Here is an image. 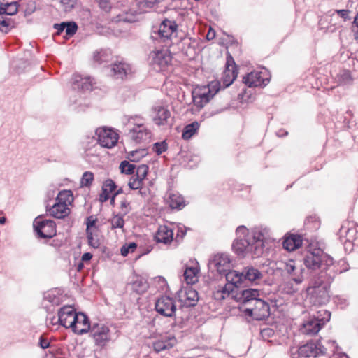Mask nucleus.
Segmentation results:
<instances>
[{
  "label": "nucleus",
  "mask_w": 358,
  "mask_h": 358,
  "mask_svg": "<svg viewBox=\"0 0 358 358\" xmlns=\"http://www.w3.org/2000/svg\"><path fill=\"white\" fill-rule=\"evenodd\" d=\"M171 59L167 49L154 50L149 56L150 64L156 71H163L171 63Z\"/></svg>",
  "instance_id": "8"
},
{
  "label": "nucleus",
  "mask_w": 358,
  "mask_h": 358,
  "mask_svg": "<svg viewBox=\"0 0 358 358\" xmlns=\"http://www.w3.org/2000/svg\"><path fill=\"white\" fill-rule=\"evenodd\" d=\"M153 122L158 126H169L172 124V115L167 106L156 103L152 108Z\"/></svg>",
  "instance_id": "10"
},
{
  "label": "nucleus",
  "mask_w": 358,
  "mask_h": 358,
  "mask_svg": "<svg viewBox=\"0 0 358 358\" xmlns=\"http://www.w3.org/2000/svg\"><path fill=\"white\" fill-rule=\"evenodd\" d=\"M209 267L215 269L220 275H224L231 269V261L227 254L215 255L209 262Z\"/></svg>",
  "instance_id": "17"
},
{
  "label": "nucleus",
  "mask_w": 358,
  "mask_h": 358,
  "mask_svg": "<svg viewBox=\"0 0 358 358\" xmlns=\"http://www.w3.org/2000/svg\"><path fill=\"white\" fill-rule=\"evenodd\" d=\"M215 37V31L212 28H210L207 34H206V38L208 41L213 40Z\"/></svg>",
  "instance_id": "63"
},
{
  "label": "nucleus",
  "mask_w": 358,
  "mask_h": 358,
  "mask_svg": "<svg viewBox=\"0 0 358 358\" xmlns=\"http://www.w3.org/2000/svg\"><path fill=\"white\" fill-rule=\"evenodd\" d=\"M227 284H231L233 288L238 287L244 282L243 274L234 270H229L224 274Z\"/></svg>",
  "instance_id": "30"
},
{
  "label": "nucleus",
  "mask_w": 358,
  "mask_h": 358,
  "mask_svg": "<svg viewBox=\"0 0 358 358\" xmlns=\"http://www.w3.org/2000/svg\"><path fill=\"white\" fill-rule=\"evenodd\" d=\"M339 236L341 238L345 236L346 242L358 244V224L352 221H344L340 228Z\"/></svg>",
  "instance_id": "16"
},
{
  "label": "nucleus",
  "mask_w": 358,
  "mask_h": 358,
  "mask_svg": "<svg viewBox=\"0 0 358 358\" xmlns=\"http://www.w3.org/2000/svg\"><path fill=\"white\" fill-rule=\"evenodd\" d=\"M199 128V124L197 122H194L189 124H187L185 127L182 137L183 139L188 140L191 138L193 135L196 133V131Z\"/></svg>",
  "instance_id": "35"
},
{
  "label": "nucleus",
  "mask_w": 358,
  "mask_h": 358,
  "mask_svg": "<svg viewBox=\"0 0 358 358\" xmlns=\"http://www.w3.org/2000/svg\"><path fill=\"white\" fill-rule=\"evenodd\" d=\"M77 24L75 22H66V25L64 27V32L66 34V36L71 37L73 35H74L77 31Z\"/></svg>",
  "instance_id": "45"
},
{
  "label": "nucleus",
  "mask_w": 358,
  "mask_h": 358,
  "mask_svg": "<svg viewBox=\"0 0 358 358\" xmlns=\"http://www.w3.org/2000/svg\"><path fill=\"white\" fill-rule=\"evenodd\" d=\"M337 13L343 19L346 20L348 18L349 10H338Z\"/></svg>",
  "instance_id": "62"
},
{
  "label": "nucleus",
  "mask_w": 358,
  "mask_h": 358,
  "mask_svg": "<svg viewBox=\"0 0 358 358\" xmlns=\"http://www.w3.org/2000/svg\"><path fill=\"white\" fill-rule=\"evenodd\" d=\"M243 83L249 87H264L270 81L268 73L266 71H254L243 77Z\"/></svg>",
  "instance_id": "13"
},
{
  "label": "nucleus",
  "mask_w": 358,
  "mask_h": 358,
  "mask_svg": "<svg viewBox=\"0 0 358 358\" xmlns=\"http://www.w3.org/2000/svg\"><path fill=\"white\" fill-rule=\"evenodd\" d=\"M295 269V262L293 260H289L285 265V270L289 274H294Z\"/></svg>",
  "instance_id": "55"
},
{
  "label": "nucleus",
  "mask_w": 358,
  "mask_h": 358,
  "mask_svg": "<svg viewBox=\"0 0 358 358\" xmlns=\"http://www.w3.org/2000/svg\"><path fill=\"white\" fill-rule=\"evenodd\" d=\"M199 270L196 267H188L184 272L185 280L187 284H194L198 281Z\"/></svg>",
  "instance_id": "34"
},
{
  "label": "nucleus",
  "mask_w": 358,
  "mask_h": 358,
  "mask_svg": "<svg viewBox=\"0 0 358 358\" xmlns=\"http://www.w3.org/2000/svg\"><path fill=\"white\" fill-rule=\"evenodd\" d=\"M97 222V219L94 218L93 216H90L86 219V231H94L96 229H99L96 223Z\"/></svg>",
  "instance_id": "47"
},
{
  "label": "nucleus",
  "mask_w": 358,
  "mask_h": 358,
  "mask_svg": "<svg viewBox=\"0 0 358 358\" xmlns=\"http://www.w3.org/2000/svg\"><path fill=\"white\" fill-rule=\"evenodd\" d=\"M220 90L219 83L212 82L206 86L196 87L192 92V99L195 106L201 109L203 108Z\"/></svg>",
  "instance_id": "4"
},
{
  "label": "nucleus",
  "mask_w": 358,
  "mask_h": 358,
  "mask_svg": "<svg viewBox=\"0 0 358 358\" xmlns=\"http://www.w3.org/2000/svg\"><path fill=\"white\" fill-rule=\"evenodd\" d=\"M39 345L41 348L46 349L50 346V342L43 336H41L39 339Z\"/></svg>",
  "instance_id": "57"
},
{
  "label": "nucleus",
  "mask_w": 358,
  "mask_h": 358,
  "mask_svg": "<svg viewBox=\"0 0 358 358\" xmlns=\"http://www.w3.org/2000/svg\"><path fill=\"white\" fill-rule=\"evenodd\" d=\"M74 325L72 326V330L78 335H83L90 332L92 329V324L87 316L83 313H78L75 319Z\"/></svg>",
  "instance_id": "19"
},
{
  "label": "nucleus",
  "mask_w": 358,
  "mask_h": 358,
  "mask_svg": "<svg viewBox=\"0 0 358 358\" xmlns=\"http://www.w3.org/2000/svg\"><path fill=\"white\" fill-rule=\"evenodd\" d=\"M155 310L164 317H174L177 310L176 301L170 296H162L156 300Z\"/></svg>",
  "instance_id": "12"
},
{
  "label": "nucleus",
  "mask_w": 358,
  "mask_h": 358,
  "mask_svg": "<svg viewBox=\"0 0 358 358\" xmlns=\"http://www.w3.org/2000/svg\"><path fill=\"white\" fill-rule=\"evenodd\" d=\"M131 288L136 293L142 294L148 289V284L144 278L136 276L131 282Z\"/></svg>",
  "instance_id": "32"
},
{
  "label": "nucleus",
  "mask_w": 358,
  "mask_h": 358,
  "mask_svg": "<svg viewBox=\"0 0 358 358\" xmlns=\"http://www.w3.org/2000/svg\"><path fill=\"white\" fill-rule=\"evenodd\" d=\"M329 278L315 279L312 286L308 287L309 300L315 306L326 304L329 300V282L325 280Z\"/></svg>",
  "instance_id": "3"
},
{
  "label": "nucleus",
  "mask_w": 358,
  "mask_h": 358,
  "mask_svg": "<svg viewBox=\"0 0 358 358\" xmlns=\"http://www.w3.org/2000/svg\"><path fill=\"white\" fill-rule=\"evenodd\" d=\"M94 181V173L91 171H85L83 173L80 179L81 187H90Z\"/></svg>",
  "instance_id": "41"
},
{
  "label": "nucleus",
  "mask_w": 358,
  "mask_h": 358,
  "mask_svg": "<svg viewBox=\"0 0 358 358\" xmlns=\"http://www.w3.org/2000/svg\"><path fill=\"white\" fill-rule=\"evenodd\" d=\"M259 295V290L256 289H247L236 293L233 297L237 301L241 302L243 305L250 306L255 300H258Z\"/></svg>",
  "instance_id": "20"
},
{
  "label": "nucleus",
  "mask_w": 358,
  "mask_h": 358,
  "mask_svg": "<svg viewBox=\"0 0 358 358\" xmlns=\"http://www.w3.org/2000/svg\"><path fill=\"white\" fill-rule=\"evenodd\" d=\"M136 166L130 164L127 161H123L121 162L120 165V169L122 173H126V174H131L134 172Z\"/></svg>",
  "instance_id": "43"
},
{
  "label": "nucleus",
  "mask_w": 358,
  "mask_h": 358,
  "mask_svg": "<svg viewBox=\"0 0 358 358\" xmlns=\"http://www.w3.org/2000/svg\"><path fill=\"white\" fill-rule=\"evenodd\" d=\"M236 239L233 243L236 253L242 257L250 255L252 258L260 257L264 250V233L259 229L249 231L241 225L236 230Z\"/></svg>",
  "instance_id": "1"
},
{
  "label": "nucleus",
  "mask_w": 358,
  "mask_h": 358,
  "mask_svg": "<svg viewBox=\"0 0 358 358\" xmlns=\"http://www.w3.org/2000/svg\"><path fill=\"white\" fill-rule=\"evenodd\" d=\"M60 2L64 6V10L68 11L74 7L76 0H60Z\"/></svg>",
  "instance_id": "54"
},
{
  "label": "nucleus",
  "mask_w": 358,
  "mask_h": 358,
  "mask_svg": "<svg viewBox=\"0 0 358 358\" xmlns=\"http://www.w3.org/2000/svg\"><path fill=\"white\" fill-rule=\"evenodd\" d=\"M224 73V84L226 87H228L234 82L238 75L234 61L231 55L227 58L226 69Z\"/></svg>",
  "instance_id": "25"
},
{
  "label": "nucleus",
  "mask_w": 358,
  "mask_h": 358,
  "mask_svg": "<svg viewBox=\"0 0 358 358\" xmlns=\"http://www.w3.org/2000/svg\"><path fill=\"white\" fill-rule=\"evenodd\" d=\"M234 289L231 284H227L224 286L218 287V288L213 292V297L215 300L222 301L229 296L230 294H234Z\"/></svg>",
  "instance_id": "31"
},
{
  "label": "nucleus",
  "mask_w": 358,
  "mask_h": 358,
  "mask_svg": "<svg viewBox=\"0 0 358 358\" xmlns=\"http://www.w3.org/2000/svg\"><path fill=\"white\" fill-rule=\"evenodd\" d=\"M327 350L320 341H311L301 346L298 350L297 358L316 357L324 355Z\"/></svg>",
  "instance_id": "14"
},
{
  "label": "nucleus",
  "mask_w": 358,
  "mask_h": 358,
  "mask_svg": "<svg viewBox=\"0 0 358 358\" xmlns=\"http://www.w3.org/2000/svg\"><path fill=\"white\" fill-rule=\"evenodd\" d=\"M173 345L169 341H157L153 343L154 350L157 352L170 349Z\"/></svg>",
  "instance_id": "42"
},
{
  "label": "nucleus",
  "mask_w": 358,
  "mask_h": 358,
  "mask_svg": "<svg viewBox=\"0 0 358 358\" xmlns=\"http://www.w3.org/2000/svg\"><path fill=\"white\" fill-rule=\"evenodd\" d=\"M244 313L256 320H262L268 317L270 308L268 303L259 299L250 306L245 307Z\"/></svg>",
  "instance_id": "9"
},
{
  "label": "nucleus",
  "mask_w": 358,
  "mask_h": 358,
  "mask_svg": "<svg viewBox=\"0 0 358 358\" xmlns=\"http://www.w3.org/2000/svg\"><path fill=\"white\" fill-rule=\"evenodd\" d=\"M99 5L100 8L106 13L109 12L112 8V3L109 0H99Z\"/></svg>",
  "instance_id": "52"
},
{
  "label": "nucleus",
  "mask_w": 358,
  "mask_h": 358,
  "mask_svg": "<svg viewBox=\"0 0 358 358\" xmlns=\"http://www.w3.org/2000/svg\"><path fill=\"white\" fill-rule=\"evenodd\" d=\"M49 214L55 218H63L70 213V208L66 203H55L51 207L46 206Z\"/></svg>",
  "instance_id": "26"
},
{
  "label": "nucleus",
  "mask_w": 358,
  "mask_h": 358,
  "mask_svg": "<svg viewBox=\"0 0 358 358\" xmlns=\"http://www.w3.org/2000/svg\"><path fill=\"white\" fill-rule=\"evenodd\" d=\"M116 185L113 180H107L102 186L99 201H106L108 199H110V201H114L115 196L120 192V189L116 190Z\"/></svg>",
  "instance_id": "21"
},
{
  "label": "nucleus",
  "mask_w": 358,
  "mask_h": 358,
  "mask_svg": "<svg viewBox=\"0 0 358 358\" xmlns=\"http://www.w3.org/2000/svg\"><path fill=\"white\" fill-rule=\"evenodd\" d=\"M244 281L257 284L263 277L261 271L252 266H247L243 269Z\"/></svg>",
  "instance_id": "28"
},
{
  "label": "nucleus",
  "mask_w": 358,
  "mask_h": 358,
  "mask_svg": "<svg viewBox=\"0 0 358 358\" xmlns=\"http://www.w3.org/2000/svg\"><path fill=\"white\" fill-rule=\"evenodd\" d=\"M323 312L324 316L322 319L319 317H311L305 321L300 328L301 334L310 336L316 335L324 325L325 322L330 320V313L326 310H323Z\"/></svg>",
  "instance_id": "7"
},
{
  "label": "nucleus",
  "mask_w": 358,
  "mask_h": 358,
  "mask_svg": "<svg viewBox=\"0 0 358 358\" xmlns=\"http://www.w3.org/2000/svg\"><path fill=\"white\" fill-rule=\"evenodd\" d=\"M76 197L70 189H63L58 192L55 201H73Z\"/></svg>",
  "instance_id": "39"
},
{
  "label": "nucleus",
  "mask_w": 358,
  "mask_h": 358,
  "mask_svg": "<svg viewBox=\"0 0 358 358\" xmlns=\"http://www.w3.org/2000/svg\"><path fill=\"white\" fill-rule=\"evenodd\" d=\"M331 358H349V357L345 353L334 352Z\"/></svg>",
  "instance_id": "64"
},
{
  "label": "nucleus",
  "mask_w": 358,
  "mask_h": 358,
  "mask_svg": "<svg viewBox=\"0 0 358 358\" xmlns=\"http://www.w3.org/2000/svg\"><path fill=\"white\" fill-rule=\"evenodd\" d=\"M97 141L99 145L103 148H112L116 145L119 134L113 129L107 127L98 128L96 130Z\"/></svg>",
  "instance_id": "11"
},
{
  "label": "nucleus",
  "mask_w": 358,
  "mask_h": 358,
  "mask_svg": "<svg viewBox=\"0 0 358 358\" xmlns=\"http://www.w3.org/2000/svg\"><path fill=\"white\" fill-rule=\"evenodd\" d=\"M129 122L134 124V127L129 129V136L136 143L145 142L151 138L150 131L147 129L142 121L138 120L136 122L133 119V121L130 120Z\"/></svg>",
  "instance_id": "15"
},
{
  "label": "nucleus",
  "mask_w": 358,
  "mask_h": 358,
  "mask_svg": "<svg viewBox=\"0 0 358 358\" xmlns=\"http://www.w3.org/2000/svg\"><path fill=\"white\" fill-rule=\"evenodd\" d=\"M169 199H170V201H171V202H173V201H184L183 197L180 194H171L169 196Z\"/></svg>",
  "instance_id": "58"
},
{
  "label": "nucleus",
  "mask_w": 358,
  "mask_h": 358,
  "mask_svg": "<svg viewBox=\"0 0 358 358\" xmlns=\"http://www.w3.org/2000/svg\"><path fill=\"white\" fill-rule=\"evenodd\" d=\"M72 85L75 90L88 91L92 90V82L90 78H83L80 75L75 74L72 78Z\"/></svg>",
  "instance_id": "29"
},
{
  "label": "nucleus",
  "mask_w": 358,
  "mask_h": 358,
  "mask_svg": "<svg viewBox=\"0 0 358 358\" xmlns=\"http://www.w3.org/2000/svg\"><path fill=\"white\" fill-rule=\"evenodd\" d=\"M302 242L301 235L287 233L284 236L282 246L287 251H294L302 245Z\"/></svg>",
  "instance_id": "23"
},
{
  "label": "nucleus",
  "mask_w": 358,
  "mask_h": 358,
  "mask_svg": "<svg viewBox=\"0 0 358 358\" xmlns=\"http://www.w3.org/2000/svg\"><path fill=\"white\" fill-rule=\"evenodd\" d=\"M77 313L71 306H64L58 313V320L61 325L66 328H72Z\"/></svg>",
  "instance_id": "18"
},
{
  "label": "nucleus",
  "mask_w": 358,
  "mask_h": 358,
  "mask_svg": "<svg viewBox=\"0 0 358 358\" xmlns=\"http://www.w3.org/2000/svg\"><path fill=\"white\" fill-rule=\"evenodd\" d=\"M33 227L39 238L49 239L56 235V224L52 220L38 217L34 220Z\"/></svg>",
  "instance_id": "6"
},
{
  "label": "nucleus",
  "mask_w": 358,
  "mask_h": 358,
  "mask_svg": "<svg viewBox=\"0 0 358 358\" xmlns=\"http://www.w3.org/2000/svg\"><path fill=\"white\" fill-rule=\"evenodd\" d=\"M17 12V5L16 2L3 3V8H0V13L8 15H13Z\"/></svg>",
  "instance_id": "40"
},
{
  "label": "nucleus",
  "mask_w": 358,
  "mask_h": 358,
  "mask_svg": "<svg viewBox=\"0 0 358 358\" xmlns=\"http://www.w3.org/2000/svg\"><path fill=\"white\" fill-rule=\"evenodd\" d=\"M335 80L339 85H351L353 80L350 72L345 69L339 71L336 76Z\"/></svg>",
  "instance_id": "33"
},
{
  "label": "nucleus",
  "mask_w": 358,
  "mask_h": 358,
  "mask_svg": "<svg viewBox=\"0 0 358 358\" xmlns=\"http://www.w3.org/2000/svg\"><path fill=\"white\" fill-rule=\"evenodd\" d=\"M185 206V203H170L172 209L181 210Z\"/></svg>",
  "instance_id": "60"
},
{
  "label": "nucleus",
  "mask_w": 358,
  "mask_h": 358,
  "mask_svg": "<svg viewBox=\"0 0 358 358\" xmlns=\"http://www.w3.org/2000/svg\"><path fill=\"white\" fill-rule=\"evenodd\" d=\"M111 224L113 228H122L124 224V219L122 216L115 215L111 220Z\"/></svg>",
  "instance_id": "49"
},
{
  "label": "nucleus",
  "mask_w": 358,
  "mask_h": 358,
  "mask_svg": "<svg viewBox=\"0 0 358 358\" xmlns=\"http://www.w3.org/2000/svg\"><path fill=\"white\" fill-rule=\"evenodd\" d=\"M56 186L55 185H50L46 189L45 197L48 200H52L54 199L56 192Z\"/></svg>",
  "instance_id": "53"
},
{
  "label": "nucleus",
  "mask_w": 358,
  "mask_h": 358,
  "mask_svg": "<svg viewBox=\"0 0 358 358\" xmlns=\"http://www.w3.org/2000/svg\"><path fill=\"white\" fill-rule=\"evenodd\" d=\"M136 246L135 243H130L129 245H123L121 248V255L126 257L130 252H134Z\"/></svg>",
  "instance_id": "51"
},
{
  "label": "nucleus",
  "mask_w": 358,
  "mask_h": 358,
  "mask_svg": "<svg viewBox=\"0 0 358 358\" xmlns=\"http://www.w3.org/2000/svg\"><path fill=\"white\" fill-rule=\"evenodd\" d=\"M143 181V179H140L134 176L130 179L129 185L132 189H139L142 187Z\"/></svg>",
  "instance_id": "48"
},
{
  "label": "nucleus",
  "mask_w": 358,
  "mask_h": 358,
  "mask_svg": "<svg viewBox=\"0 0 358 358\" xmlns=\"http://www.w3.org/2000/svg\"><path fill=\"white\" fill-rule=\"evenodd\" d=\"M157 0H140L138 4L140 8L143 11H146L147 8H152L157 2Z\"/></svg>",
  "instance_id": "50"
},
{
  "label": "nucleus",
  "mask_w": 358,
  "mask_h": 358,
  "mask_svg": "<svg viewBox=\"0 0 358 358\" xmlns=\"http://www.w3.org/2000/svg\"><path fill=\"white\" fill-rule=\"evenodd\" d=\"M3 13H0V31H3L4 28H7L8 27V24L5 20L4 17L2 16Z\"/></svg>",
  "instance_id": "59"
},
{
  "label": "nucleus",
  "mask_w": 358,
  "mask_h": 358,
  "mask_svg": "<svg viewBox=\"0 0 358 358\" xmlns=\"http://www.w3.org/2000/svg\"><path fill=\"white\" fill-rule=\"evenodd\" d=\"M305 266L311 270L320 269V275L318 278H333L334 273L331 272L330 267L334 264L332 257L327 254H324L320 250H315L314 252L307 254L303 259Z\"/></svg>",
  "instance_id": "2"
},
{
  "label": "nucleus",
  "mask_w": 358,
  "mask_h": 358,
  "mask_svg": "<svg viewBox=\"0 0 358 358\" xmlns=\"http://www.w3.org/2000/svg\"><path fill=\"white\" fill-rule=\"evenodd\" d=\"M272 334L273 330L269 328L264 329L261 331V335L264 338H265L266 336H270Z\"/></svg>",
  "instance_id": "61"
},
{
  "label": "nucleus",
  "mask_w": 358,
  "mask_h": 358,
  "mask_svg": "<svg viewBox=\"0 0 358 358\" xmlns=\"http://www.w3.org/2000/svg\"><path fill=\"white\" fill-rule=\"evenodd\" d=\"M66 25V22H62L60 24H55L53 27L56 29V34L59 35L62 33L64 32V27Z\"/></svg>",
  "instance_id": "56"
},
{
  "label": "nucleus",
  "mask_w": 358,
  "mask_h": 358,
  "mask_svg": "<svg viewBox=\"0 0 358 358\" xmlns=\"http://www.w3.org/2000/svg\"><path fill=\"white\" fill-rule=\"evenodd\" d=\"M178 26L174 21L165 20L159 25L158 34L164 41L171 39L173 36H176Z\"/></svg>",
  "instance_id": "22"
},
{
  "label": "nucleus",
  "mask_w": 358,
  "mask_h": 358,
  "mask_svg": "<svg viewBox=\"0 0 358 358\" xmlns=\"http://www.w3.org/2000/svg\"><path fill=\"white\" fill-rule=\"evenodd\" d=\"M168 148L166 141L157 142L153 144L152 150L158 155L164 152Z\"/></svg>",
  "instance_id": "44"
},
{
  "label": "nucleus",
  "mask_w": 358,
  "mask_h": 358,
  "mask_svg": "<svg viewBox=\"0 0 358 358\" xmlns=\"http://www.w3.org/2000/svg\"><path fill=\"white\" fill-rule=\"evenodd\" d=\"M173 238V230L166 225L159 226L155 236V238L157 243H162L164 244L171 243Z\"/></svg>",
  "instance_id": "27"
},
{
  "label": "nucleus",
  "mask_w": 358,
  "mask_h": 358,
  "mask_svg": "<svg viewBox=\"0 0 358 358\" xmlns=\"http://www.w3.org/2000/svg\"><path fill=\"white\" fill-rule=\"evenodd\" d=\"M111 52L108 50H96L94 52L93 59L94 61L98 64L107 62L110 57Z\"/></svg>",
  "instance_id": "37"
},
{
  "label": "nucleus",
  "mask_w": 358,
  "mask_h": 358,
  "mask_svg": "<svg viewBox=\"0 0 358 358\" xmlns=\"http://www.w3.org/2000/svg\"><path fill=\"white\" fill-rule=\"evenodd\" d=\"M148 172V166L145 164L139 165L136 168V176L140 179L144 180Z\"/></svg>",
  "instance_id": "46"
},
{
  "label": "nucleus",
  "mask_w": 358,
  "mask_h": 358,
  "mask_svg": "<svg viewBox=\"0 0 358 358\" xmlns=\"http://www.w3.org/2000/svg\"><path fill=\"white\" fill-rule=\"evenodd\" d=\"M86 235L89 245L93 248H98L100 245L99 229L86 231Z\"/></svg>",
  "instance_id": "36"
},
{
  "label": "nucleus",
  "mask_w": 358,
  "mask_h": 358,
  "mask_svg": "<svg viewBox=\"0 0 358 358\" xmlns=\"http://www.w3.org/2000/svg\"><path fill=\"white\" fill-rule=\"evenodd\" d=\"M186 298L184 299L185 303L187 306H193L198 301V294L193 289H188L185 292Z\"/></svg>",
  "instance_id": "38"
},
{
  "label": "nucleus",
  "mask_w": 358,
  "mask_h": 358,
  "mask_svg": "<svg viewBox=\"0 0 358 358\" xmlns=\"http://www.w3.org/2000/svg\"><path fill=\"white\" fill-rule=\"evenodd\" d=\"M110 73L115 78L123 79L131 73L130 65L124 62H116L110 66Z\"/></svg>",
  "instance_id": "24"
},
{
  "label": "nucleus",
  "mask_w": 358,
  "mask_h": 358,
  "mask_svg": "<svg viewBox=\"0 0 358 358\" xmlns=\"http://www.w3.org/2000/svg\"><path fill=\"white\" fill-rule=\"evenodd\" d=\"M89 333L94 345L100 348H105L113 339L109 327L103 322L92 323Z\"/></svg>",
  "instance_id": "5"
}]
</instances>
